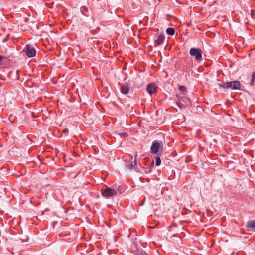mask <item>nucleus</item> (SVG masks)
I'll use <instances>...</instances> for the list:
<instances>
[{
	"instance_id": "nucleus-1",
	"label": "nucleus",
	"mask_w": 255,
	"mask_h": 255,
	"mask_svg": "<svg viewBox=\"0 0 255 255\" xmlns=\"http://www.w3.org/2000/svg\"><path fill=\"white\" fill-rule=\"evenodd\" d=\"M163 148L162 142L155 140L153 142L151 146L150 150L152 153L159 155V152H162Z\"/></svg>"
},
{
	"instance_id": "nucleus-2",
	"label": "nucleus",
	"mask_w": 255,
	"mask_h": 255,
	"mask_svg": "<svg viewBox=\"0 0 255 255\" xmlns=\"http://www.w3.org/2000/svg\"><path fill=\"white\" fill-rule=\"evenodd\" d=\"M118 193L121 194L122 192H118L117 190L111 188L107 187L102 190V194L103 196L109 198L116 196Z\"/></svg>"
},
{
	"instance_id": "nucleus-3",
	"label": "nucleus",
	"mask_w": 255,
	"mask_h": 255,
	"mask_svg": "<svg viewBox=\"0 0 255 255\" xmlns=\"http://www.w3.org/2000/svg\"><path fill=\"white\" fill-rule=\"evenodd\" d=\"M190 54L195 57L198 61H200L202 57V51L199 48H191L189 51Z\"/></svg>"
},
{
	"instance_id": "nucleus-4",
	"label": "nucleus",
	"mask_w": 255,
	"mask_h": 255,
	"mask_svg": "<svg viewBox=\"0 0 255 255\" xmlns=\"http://www.w3.org/2000/svg\"><path fill=\"white\" fill-rule=\"evenodd\" d=\"M26 55L29 57H33L36 55V50L30 45H26L23 50Z\"/></svg>"
},
{
	"instance_id": "nucleus-5",
	"label": "nucleus",
	"mask_w": 255,
	"mask_h": 255,
	"mask_svg": "<svg viewBox=\"0 0 255 255\" xmlns=\"http://www.w3.org/2000/svg\"><path fill=\"white\" fill-rule=\"evenodd\" d=\"M157 88V87L156 86V84L152 83L149 84L147 85L146 87V90L147 92L151 94L152 93H154L156 91Z\"/></svg>"
},
{
	"instance_id": "nucleus-6",
	"label": "nucleus",
	"mask_w": 255,
	"mask_h": 255,
	"mask_svg": "<svg viewBox=\"0 0 255 255\" xmlns=\"http://www.w3.org/2000/svg\"><path fill=\"white\" fill-rule=\"evenodd\" d=\"M165 39V36L163 34H160L157 36L156 39L155 40V46H157L163 43Z\"/></svg>"
},
{
	"instance_id": "nucleus-7",
	"label": "nucleus",
	"mask_w": 255,
	"mask_h": 255,
	"mask_svg": "<svg viewBox=\"0 0 255 255\" xmlns=\"http://www.w3.org/2000/svg\"><path fill=\"white\" fill-rule=\"evenodd\" d=\"M154 165V163L153 160L150 161L148 164L147 167H143L145 168L144 172L147 174L149 173L151 171L152 169L153 168Z\"/></svg>"
},
{
	"instance_id": "nucleus-8",
	"label": "nucleus",
	"mask_w": 255,
	"mask_h": 255,
	"mask_svg": "<svg viewBox=\"0 0 255 255\" xmlns=\"http://www.w3.org/2000/svg\"><path fill=\"white\" fill-rule=\"evenodd\" d=\"M246 227L248 230H255V221L251 220L249 221L246 225Z\"/></svg>"
},
{
	"instance_id": "nucleus-9",
	"label": "nucleus",
	"mask_w": 255,
	"mask_h": 255,
	"mask_svg": "<svg viewBox=\"0 0 255 255\" xmlns=\"http://www.w3.org/2000/svg\"><path fill=\"white\" fill-rule=\"evenodd\" d=\"M129 87L127 85L124 84L121 86V90L123 94H126L129 91Z\"/></svg>"
},
{
	"instance_id": "nucleus-10",
	"label": "nucleus",
	"mask_w": 255,
	"mask_h": 255,
	"mask_svg": "<svg viewBox=\"0 0 255 255\" xmlns=\"http://www.w3.org/2000/svg\"><path fill=\"white\" fill-rule=\"evenodd\" d=\"M232 81L227 82L223 83V85H221V87L224 88H231L233 89V84Z\"/></svg>"
},
{
	"instance_id": "nucleus-11",
	"label": "nucleus",
	"mask_w": 255,
	"mask_h": 255,
	"mask_svg": "<svg viewBox=\"0 0 255 255\" xmlns=\"http://www.w3.org/2000/svg\"><path fill=\"white\" fill-rule=\"evenodd\" d=\"M233 84V90L239 89L240 88V83L238 81H232Z\"/></svg>"
},
{
	"instance_id": "nucleus-12",
	"label": "nucleus",
	"mask_w": 255,
	"mask_h": 255,
	"mask_svg": "<svg viewBox=\"0 0 255 255\" xmlns=\"http://www.w3.org/2000/svg\"><path fill=\"white\" fill-rule=\"evenodd\" d=\"M137 156V155L136 153L135 154V159H134L133 163L131 162V164L128 165V167L130 169L135 168L136 167V166H137V160H136Z\"/></svg>"
},
{
	"instance_id": "nucleus-13",
	"label": "nucleus",
	"mask_w": 255,
	"mask_h": 255,
	"mask_svg": "<svg viewBox=\"0 0 255 255\" xmlns=\"http://www.w3.org/2000/svg\"><path fill=\"white\" fill-rule=\"evenodd\" d=\"M166 33L168 35H173L175 33V30L172 28H168L166 29Z\"/></svg>"
},
{
	"instance_id": "nucleus-14",
	"label": "nucleus",
	"mask_w": 255,
	"mask_h": 255,
	"mask_svg": "<svg viewBox=\"0 0 255 255\" xmlns=\"http://www.w3.org/2000/svg\"><path fill=\"white\" fill-rule=\"evenodd\" d=\"M255 82V72H253L251 75V79L250 82L251 85H253Z\"/></svg>"
},
{
	"instance_id": "nucleus-15",
	"label": "nucleus",
	"mask_w": 255,
	"mask_h": 255,
	"mask_svg": "<svg viewBox=\"0 0 255 255\" xmlns=\"http://www.w3.org/2000/svg\"><path fill=\"white\" fill-rule=\"evenodd\" d=\"M7 58L1 55H0V65H2L3 64L7 61Z\"/></svg>"
},
{
	"instance_id": "nucleus-16",
	"label": "nucleus",
	"mask_w": 255,
	"mask_h": 255,
	"mask_svg": "<svg viewBox=\"0 0 255 255\" xmlns=\"http://www.w3.org/2000/svg\"><path fill=\"white\" fill-rule=\"evenodd\" d=\"M156 165L159 166L161 164V159L159 156H157L155 159Z\"/></svg>"
},
{
	"instance_id": "nucleus-17",
	"label": "nucleus",
	"mask_w": 255,
	"mask_h": 255,
	"mask_svg": "<svg viewBox=\"0 0 255 255\" xmlns=\"http://www.w3.org/2000/svg\"><path fill=\"white\" fill-rule=\"evenodd\" d=\"M139 255H148L145 252L141 251L139 253Z\"/></svg>"
},
{
	"instance_id": "nucleus-18",
	"label": "nucleus",
	"mask_w": 255,
	"mask_h": 255,
	"mask_svg": "<svg viewBox=\"0 0 255 255\" xmlns=\"http://www.w3.org/2000/svg\"><path fill=\"white\" fill-rule=\"evenodd\" d=\"M179 89L181 90V91H185L186 90V88L183 86H181L180 87H179Z\"/></svg>"
},
{
	"instance_id": "nucleus-19",
	"label": "nucleus",
	"mask_w": 255,
	"mask_h": 255,
	"mask_svg": "<svg viewBox=\"0 0 255 255\" xmlns=\"http://www.w3.org/2000/svg\"><path fill=\"white\" fill-rule=\"evenodd\" d=\"M68 130L67 129H64V130H63V133H66L68 132Z\"/></svg>"
},
{
	"instance_id": "nucleus-20",
	"label": "nucleus",
	"mask_w": 255,
	"mask_h": 255,
	"mask_svg": "<svg viewBox=\"0 0 255 255\" xmlns=\"http://www.w3.org/2000/svg\"><path fill=\"white\" fill-rule=\"evenodd\" d=\"M83 9H84L85 11H86V10H87V7H83Z\"/></svg>"
},
{
	"instance_id": "nucleus-21",
	"label": "nucleus",
	"mask_w": 255,
	"mask_h": 255,
	"mask_svg": "<svg viewBox=\"0 0 255 255\" xmlns=\"http://www.w3.org/2000/svg\"><path fill=\"white\" fill-rule=\"evenodd\" d=\"M16 74H17V75H18V71H17Z\"/></svg>"
}]
</instances>
